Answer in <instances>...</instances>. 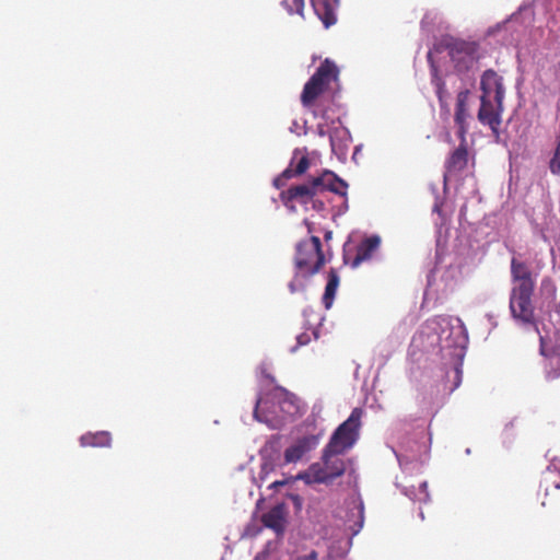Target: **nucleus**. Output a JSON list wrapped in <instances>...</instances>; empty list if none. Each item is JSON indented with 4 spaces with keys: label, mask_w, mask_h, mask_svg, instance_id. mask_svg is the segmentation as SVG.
Listing matches in <instances>:
<instances>
[{
    "label": "nucleus",
    "mask_w": 560,
    "mask_h": 560,
    "mask_svg": "<svg viewBox=\"0 0 560 560\" xmlns=\"http://www.w3.org/2000/svg\"><path fill=\"white\" fill-rule=\"evenodd\" d=\"M293 264L295 273L292 281L289 283L291 293L304 289V283H302L300 279H310L325 265L320 238L311 236L300 241L295 246Z\"/></svg>",
    "instance_id": "1"
},
{
    "label": "nucleus",
    "mask_w": 560,
    "mask_h": 560,
    "mask_svg": "<svg viewBox=\"0 0 560 560\" xmlns=\"http://www.w3.org/2000/svg\"><path fill=\"white\" fill-rule=\"evenodd\" d=\"M343 453L340 450L330 447V445H326L323 451L322 463L312 464L305 476L301 478L305 479L308 483H331L346 471V463L341 457Z\"/></svg>",
    "instance_id": "2"
},
{
    "label": "nucleus",
    "mask_w": 560,
    "mask_h": 560,
    "mask_svg": "<svg viewBox=\"0 0 560 560\" xmlns=\"http://www.w3.org/2000/svg\"><path fill=\"white\" fill-rule=\"evenodd\" d=\"M338 74L339 70L336 63L328 58L325 59L305 83L301 94L302 105L304 107L312 106L316 98L329 88L330 83L338 79Z\"/></svg>",
    "instance_id": "3"
},
{
    "label": "nucleus",
    "mask_w": 560,
    "mask_h": 560,
    "mask_svg": "<svg viewBox=\"0 0 560 560\" xmlns=\"http://www.w3.org/2000/svg\"><path fill=\"white\" fill-rule=\"evenodd\" d=\"M362 415L361 408H354L349 418L332 433L327 445L342 452L351 448L359 438Z\"/></svg>",
    "instance_id": "4"
},
{
    "label": "nucleus",
    "mask_w": 560,
    "mask_h": 560,
    "mask_svg": "<svg viewBox=\"0 0 560 560\" xmlns=\"http://www.w3.org/2000/svg\"><path fill=\"white\" fill-rule=\"evenodd\" d=\"M448 56L457 71L472 69L480 58L479 45L476 42L452 39L447 44Z\"/></svg>",
    "instance_id": "5"
},
{
    "label": "nucleus",
    "mask_w": 560,
    "mask_h": 560,
    "mask_svg": "<svg viewBox=\"0 0 560 560\" xmlns=\"http://www.w3.org/2000/svg\"><path fill=\"white\" fill-rule=\"evenodd\" d=\"M534 291H511L510 310L513 318L525 325L535 324Z\"/></svg>",
    "instance_id": "6"
},
{
    "label": "nucleus",
    "mask_w": 560,
    "mask_h": 560,
    "mask_svg": "<svg viewBox=\"0 0 560 560\" xmlns=\"http://www.w3.org/2000/svg\"><path fill=\"white\" fill-rule=\"evenodd\" d=\"M459 145L453 150L444 163V180H450L459 176L468 166L470 154L466 135L459 138Z\"/></svg>",
    "instance_id": "7"
},
{
    "label": "nucleus",
    "mask_w": 560,
    "mask_h": 560,
    "mask_svg": "<svg viewBox=\"0 0 560 560\" xmlns=\"http://www.w3.org/2000/svg\"><path fill=\"white\" fill-rule=\"evenodd\" d=\"M317 194V189L311 179L307 183L291 186L289 189L281 191L280 199L288 209L294 211L296 203L307 205L313 201L314 196Z\"/></svg>",
    "instance_id": "8"
},
{
    "label": "nucleus",
    "mask_w": 560,
    "mask_h": 560,
    "mask_svg": "<svg viewBox=\"0 0 560 560\" xmlns=\"http://www.w3.org/2000/svg\"><path fill=\"white\" fill-rule=\"evenodd\" d=\"M511 291H534L536 279L526 262L513 257L511 259Z\"/></svg>",
    "instance_id": "9"
},
{
    "label": "nucleus",
    "mask_w": 560,
    "mask_h": 560,
    "mask_svg": "<svg viewBox=\"0 0 560 560\" xmlns=\"http://www.w3.org/2000/svg\"><path fill=\"white\" fill-rule=\"evenodd\" d=\"M480 88L482 91L480 98L493 100L498 104L503 102V80L494 70L488 69L483 72L480 81Z\"/></svg>",
    "instance_id": "10"
},
{
    "label": "nucleus",
    "mask_w": 560,
    "mask_h": 560,
    "mask_svg": "<svg viewBox=\"0 0 560 560\" xmlns=\"http://www.w3.org/2000/svg\"><path fill=\"white\" fill-rule=\"evenodd\" d=\"M502 103H495L493 100L480 98V108L478 110V120L487 125L497 133L501 125Z\"/></svg>",
    "instance_id": "11"
},
{
    "label": "nucleus",
    "mask_w": 560,
    "mask_h": 560,
    "mask_svg": "<svg viewBox=\"0 0 560 560\" xmlns=\"http://www.w3.org/2000/svg\"><path fill=\"white\" fill-rule=\"evenodd\" d=\"M540 352L545 357L544 369L548 380L560 377V341L548 348L540 338Z\"/></svg>",
    "instance_id": "12"
},
{
    "label": "nucleus",
    "mask_w": 560,
    "mask_h": 560,
    "mask_svg": "<svg viewBox=\"0 0 560 560\" xmlns=\"http://www.w3.org/2000/svg\"><path fill=\"white\" fill-rule=\"evenodd\" d=\"M318 445L316 435H306L298 439L284 451V463L291 464L301 460L307 453Z\"/></svg>",
    "instance_id": "13"
},
{
    "label": "nucleus",
    "mask_w": 560,
    "mask_h": 560,
    "mask_svg": "<svg viewBox=\"0 0 560 560\" xmlns=\"http://www.w3.org/2000/svg\"><path fill=\"white\" fill-rule=\"evenodd\" d=\"M287 515L285 504L279 503L261 515V523L277 535H282L285 530Z\"/></svg>",
    "instance_id": "14"
},
{
    "label": "nucleus",
    "mask_w": 560,
    "mask_h": 560,
    "mask_svg": "<svg viewBox=\"0 0 560 560\" xmlns=\"http://www.w3.org/2000/svg\"><path fill=\"white\" fill-rule=\"evenodd\" d=\"M312 180L317 192L330 190L345 196L348 188L347 183L330 171H325L320 176L314 177Z\"/></svg>",
    "instance_id": "15"
},
{
    "label": "nucleus",
    "mask_w": 560,
    "mask_h": 560,
    "mask_svg": "<svg viewBox=\"0 0 560 560\" xmlns=\"http://www.w3.org/2000/svg\"><path fill=\"white\" fill-rule=\"evenodd\" d=\"M313 10L326 28L337 22L339 0H311Z\"/></svg>",
    "instance_id": "16"
},
{
    "label": "nucleus",
    "mask_w": 560,
    "mask_h": 560,
    "mask_svg": "<svg viewBox=\"0 0 560 560\" xmlns=\"http://www.w3.org/2000/svg\"><path fill=\"white\" fill-rule=\"evenodd\" d=\"M469 90H463L457 94L456 97V108L454 120L458 127V138H464V135L468 131L467 118L469 117L467 102L469 97Z\"/></svg>",
    "instance_id": "17"
},
{
    "label": "nucleus",
    "mask_w": 560,
    "mask_h": 560,
    "mask_svg": "<svg viewBox=\"0 0 560 560\" xmlns=\"http://www.w3.org/2000/svg\"><path fill=\"white\" fill-rule=\"evenodd\" d=\"M380 246V237L371 236L365 238L357 249L354 259L350 262L352 268H357L361 262L371 258L373 252Z\"/></svg>",
    "instance_id": "18"
},
{
    "label": "nucleus",
    "mask_w": 560,
    "mask_h": 560,
    "mask_svg": "<svg viewBox=\"0 0 560 560\" xmlns=\"http://www.w3.org/2000/svg\"><path fill=\"white\" fill-rule=\"evenodd\" d=\"M329 138L332 152L338 155H346L351 142L348 130L346 128H335Z\"/></svg>",
    "instance_id": "19"
},
{
    "label": "nucleus",
    "mask_w": 560,
    "mask_h": 560,
    "mask_svg": "<svg viewBox=\"0 0 560 560\" xmlns=\"http://www.w3.org/2000/svg\"><path fill=\"white\" fill-rule=\"evenodd\" d=\"M110 443V434L106 431L86 433L80 438V444L84 447H108Z\"/></svg>",
    "instance_id": "20"
},
{
    "label": "nucleus",
    "mask_w": 560,
    "mask_h": 560,
    "mask_svg": "<svg viewBox=\"0 0 560 560\" xmlns=\"http://www.w3.org/2000/svg\"><path fill=\"white\" fill-rule=\"evenodd\" d=\"M272 400L277 401L285 413L293 415L298 411L296 397L283 388L272 394Z\"/></svg>",
    "instance_id": "21"
},
{
    "label": "nucleus",
    "mask_w": 560,
    "mask_h": 560,
    "mask_svg": "<svg viewBox=\"0 0 560 560\" xmlns=\"http://www.w3.org/2000/svg\"><path fill=\"white\" fill-rule=\"evenodd\" d=\"M339 281L340 279L337 271L335 269H330L328 272V281L323 295V304L326 310H329L332 305Z\"/></svg>",
    "instance_id": "22"
},
{
    "label": "nucleus",
    "mask_w": 560,
    "mask_h": 560,
    "mask_svg": "<svg viewBox=\"0 0 560 560\" xmlns=\"http://www.w3.org/2000/svg\"><path fill=\"white\" fill-rule=\"evenodd\" d=\"M296 155L293 156L290 166L283 171L282 177L291 178L304 174L310 167V160L306 155H302L298 161Z\"/></svg>",
    "instance_id": "23"
},
{
    "label": "nucleus",
    "mask_w": 560,
    "mask_h": 560,
    "mask_svg": "<svg viewBox=\"0 0 560 560\" xmlns=\"http://www.w3.org/2000/svg\"><path fill=\"white\" fill-rule=\"evenodd\" d=\"M431 82H432L433 86L435 88V93L439 98L441 107L447 109V98L450 95L445 89V83L442 80V78L439 75L438 69L435 67H433Z\"/></svg>",
    "instance_id": "24"
},
{
    "label": "nucleus",
    "mask_w": 560,
    "mask_h": 560,
    "mask_svg": "<svg viewBox=\"0 0 560 560\" xmlns=\"http://www.w3.org/2000/svg\"><path fill=\"white\" fill-rule=\"evenodd\" d=\"M406 494L412 500L418 501L420 503H427L430 501V493L428 491L427 481H421L416 488L415 486H410L406 488Z\"/></svg>",
    "instance_id": "25"
},
{
    "label": "nucleus",
    "mask_w": 560,
    "mask_h": 560,
    "mask_svg": "<svg viewBox=\"0 0 560 560\" xmlns=\"http://www.w3.org/2000/svg\"><path fill=\"white\" fill-rule=\"evenodd\" d=\"M282 5L284 7L289 14L296 13L303 16L304 0H283Z\"/></svg>",
    "instance_id": "26"
},
{
    "label": "nucleus",
    "mask_w": 560,
    "mask_h": 560,
    "mask_svg": "<svg viewBox=\"0 0 560 560\" xmlns=\"http://www.w3.org/2000/svg\"><path fill=\"white\" fill-rule=\"evenodd\" d=\"M265 404H266V401H264L261 397H258L256 399L255 408H254V417L256 420L267 423L270 421V418L265 413V410H264Z\"/></svg>",
    "instance_id": "27"
},
{
    "label": "nucleus",
    "mask_w": 560,
    "mask_h": 560,
    "mask_svg": "<svg viewBox=\"0 0 560 560\" xmlns=\"http://www.w3.org/2000/svg\"><path fill=\"white\" fill-rule=\"evenodd\" d=\"M311 341V335L308 332H302L299 336H296V346L291 349L292 352H294L299 347L306 346Z\"/></svg>",
    "instance_id": "28"
},
{
    "label": "nucleus",
    "mask_w": 560,
    "mask_h": 560,
    "mask_svg": "<svg viewBox=\"0 0 560 560\" xmlns=\"http://www.w3.org/2000/svg\"><path fill=\"white\" fill-rule=\"evenodd\" d=\"M270 470H272V466H271V465H269V464H264V465L261 466V476H260V479H261V480H264Z\"/></svg>",
    "instance_id": "29"
},
{
    "label": "nucleus",
    "mask_w": 560,
    "mask_h": 560,
    "mask_svg": "<svg viewBox=\"0 0 560 560\" xmlns=\"http://www.w3.org/2000/svg\"><path fill=\"white\" fill-rule=\"evenodd\" d=\"M288 483V480H276L269 485V489L277 490L279 487H283Z\"/></svg>",
    "instance_id": "30"
},
{
    "label": "nucleus",
    "mask_w": 560,
    "mask_h": 560,
    "mask_svg": "<svg viewBox=\"0 0 560 560\" xmlns=\"http://www.w3.org/2000/svg\"><path fill=\"white\" fill-rule=\"evenodd\" d=\"M296 560H317V552L313 550L308 555L299 557Z\"/></svg>",
    "instance_id": "31"
},
{
    "label": "nucleus",
    "mask_w": 560,
    "mask_h": 560,
    "mask_svg": "<svg viewBox=\"0 0 560 560\" xmlns=\"http://www.w3.org/2000/svg\"><path fill=\"white\" fill-rule=\"evenodd\" d=\"M314 208L315 209H323L324 208V203L323 202H314Z\"/></svg>",
    "instance_id": "32"
},
{
    "label": "nucleus",
    "mask_w": 560,
    "mask_h": 560,
    "mask_svg": "<svg viewBox=\"0 0 560 560\" xmlns=\"http://www.w3.org/2000/svg\"><path fill=\"white\" fill-rule=\"evenodd\" d=\"M359 514H360V517L362 520L363 518V505L362 504H360Z\"/></svg>",
    "instance_id": "33"
},
{
    "label": "nucleus",
    "mask_w": 560,
    "mask_h": 560,
    "mask_svg": "<svg viewBox=\"0 0 560 560\" xmlns=\"http://www.w3.org/2000/svg\"><path fill=\"white\" fill-rule=\"evenodd\" d=\"M273 184H275V186H276L277 188H279V187H280V178L275 179V183H273Z\"/></svg>",
    "instance_id": "34"
},
{
    "label": "nucleus",
    "mask_w": 560,
    "mask_h": 560,
    "mask_svg": "<svg viewBox=\"0 0 560 560\" xmlns=\"http://www.w3.org/2000/svg\"><path fill=\"white\" fill-rule=\"evenodd\" d=\"M343 259L346 264H349L347 254H345Z\"/></svg>",
    "instance_id": "35"
},
{
    "label": "nucleus",
    "mask_w": 560,
    "mask_h": 560,
    "mask_svg": "<svg viewBox=\"0 0 560 560\" xmlns=\"http://www.w3.org/2000/svg\"><path fill=\"white\" fill-rule=\"evenodd\" d=\"M331 236V232L326 233L325 237L329 238Z\"/></svg>",
    "instance_id": "36"
}]
</instances>
